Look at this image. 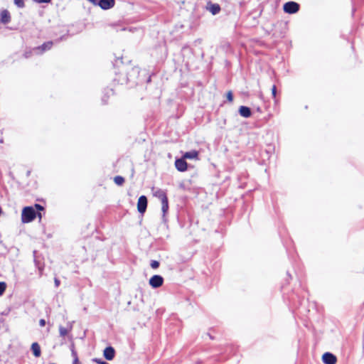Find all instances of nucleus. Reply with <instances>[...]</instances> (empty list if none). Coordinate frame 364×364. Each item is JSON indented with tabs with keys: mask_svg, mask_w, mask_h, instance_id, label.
<instances>
[{
	"mask_svg": "<svg viewBox=\"0 0 364 364\" xmlns=\"http://www.w3.org/2000/svg\"><path fill=\"white\" fill-rule=\"evenodd\" d=\"M36 217V213L33 207H25L22 210L21 220L24 223L33 221Z\"/></svg>",
	"mask_w": 364,
	"mask_h": 364,
	"instance_id": "obj_1",
	"label": "nucleus"
},
{
	"mask_svg": "<svg viewBox=\"0 0 364 364\" xmlns=\"http://www.w3.org/2000/svg\"><path fill=\"white\" fill-rule=\"evenodd\" d=\"M299 9V5L296 2L294 1H289L284 4V11L287 14H295Z\"/></svg>",
	"mask_w": 364,
	"mask_h": 364,
	"instance_id": "obj_2",
	"label": "nucleus"
},
{
	"mask_svg": "<svg viewBox=\"0 0 364 364\" xmlns=\"http://www.w3.org/2000/svg\"><path fill=\"white\" fill-rule=\"evenodd\" d=\"M149 285L153 288H159L164 283V278L160 275H154L149 279Z\"/></svg>",
	"mask_w": 364,
	"mask_h": 364,
	"instance_id": "obj_3",
	"label": "nucleus"
},
{
	"mask_svg": "<svg viewBox=\"0 0 364 364\" xmlns=\"http://www.w3.org/2000/svg\"><path fill=\"white\" fill-rule=\"evenodd\" d=\"M114 4L115 0H99L95 5L99 6L103 10H107L114 7Z\"/></svg>",
	"mask_w": 364,
	"mask_h": 364,
	"instance_id": "obj_4",
	"label": "nucleus"
},
{
	"mask_svg": "<svg viewBox=\"0 0 364 364\" xmlns=\"http://www.w3.org/2000/svg\"><path fill=\"white\" fill-rule=\"evenodd\" d=\"M147 207V198L145 196H141L138 199L137 210L140 213H144Z\"/></svg>",
	"mask_w": 364,
	"mask_h": 364,
	"instance_id": "obj_5",
	"label": "nucleus"
},
{
	"mask_svg": "<svg viewBox=\"0 0 364 364\" xmlns=\"http://www.w3.org/2000/svg\"><path fill=\"white\" fill-rule=\"evenodd\" d=\"M11 15L8 10L3 9L0 12V23L7 24L11 21Z\"/></svg>",
	"mask_w": 364,
	"mask_h": 364,
	"instance_id": "obj_6",
	"label": "nucleus"
},
{
	"mask_svg": "<svg viewBox=\"0 0 364 364\" xmlns=\"http://www.w3.org/2000/svg\"><path fill=\"white\" fill-rule=\"evenodd\" d=\"M323 362L325 364H336V357L331 353H325L322 356Z\"/></svg>",
	"mask_w": 364,
	"mask_h": 364,
	"instance_id": "obj_7",
	"label": "nucleus"
},
{
	"mask_svg": "<svg viewBox=\"0 0 364 364\" xmlns=\"http://www.w3.org/2000/svg\"><path fill=\"white\" fill-rule=\"evenodd\" d=\"M175 166L178 171L181 172L187 170V163L183 158L176 159Z\"/></svg>",
	"mask_w": 364,
	"mask_h": 364,
	"instance_id": "obj_8",
	"label": "nucleus"
},
{
	"mask_svg": "<svg viewBox=\"0 0 364 364\" xmlns=\"http://www.w3.org/2000/svg\"><path fill=\"white\" fill-rule=\"evenodd\" d=\"M114 355L115 350L112 346L105 348L103 351L104 357L108 360H112L114 358Z\"/></svg>",
	"mask_w": 364,
	"mask_h": 364,
	"instance_id": "obj_9",
	"label": "nucleus"
},
{
	"mask_svg": "<svg viewBox=\"0 0 364 364\" xmlns=\"http://www.w3.org/2000/svg\"><path fill=\"white\" fill-rule=\"evenodd\" d=\"M153 191H154L153 192L154 196L160 199L161 202L168 199V198L166 196V193L164 190H162L161 188H156V189H154Z\"/></svg>",
	"mask_w": 364,
	"mask_h": 364,
	"instance_id": "obj_10",
	"label": "nucleus"
},
{
	"mask_svg": "<svg viewBox=\"0 0 364 364\" xmlns=\"http://www.w3.org/2000/svg\"><path fill=\"white\" fill-rule=\"evenodd\" d=\"M240 114L245 118L250 117L252 114V112L250 109L245 106H241L239 108Z\"/></svg>",
	"mask_w": 364,
	"mask_h": 364,
	"instance_id": "obj_11",
	"label": "nucleus"
},
{
	"mask_svg": "<svg viewBox=\"0 0 364 364\" xmlns=\"http://www.w3.org/2000/svg\"><path fill=\"white\" fill-rule=\"evenodd\" d=\"M31 350L35 357L38 358L41 356V350L39 344L36 342L33 343L31 345Z\"/></svg>",
	"mask_w": 364,
	"mask_h": 364,
	"instance_id": "obj_12",
	"label": "nucleus"
},
{
	"mask_svg": "<svg viewBox=\"0 0 364 364\" xmlns=\"http://www.w3.org/2000/svg\"><path fill=\"white\" fill-rule=\"evenodd\" d=\"M53 46V42L52 41H48L45 43H43L42 46H39V47H37L34 49V50L37 51V50H41V53L46 51V50H48L51 48Z\"/></svg>",
	"mask_w": 364,
	"mask_h": 364,
	"instance_id": "obj_13",
	"label": "nucleus"
},
{
	"mask_svg": "<svg viewBox=\"0 0 364 364\" xmlns=\"http://www.w3.org/2000/svg\"><path fill=\"white\" fill-rule=\"evenodd\" d=\"M198 154L196 151H191L186 152L183 154V158L184 159H196L198 157Z\"/></svg>",
	"mask_w": 364,
	"mask_h": 364,
	"instance_id": "obj_14",
	"label": "nucleus"
},
{
	"mask_svg": "<svg viewBox=\"0 0 364 364\" xmlns=\"http://www.w3.org/2000/svg\"><path fill=\"white\" fill-rule=\"evenodd\" d=\"M72 326H70L69 328H65L62 326H59V333L61 337H65L68 334V333L71 331Z\"/></svg>",
	"mask_w": 364,
	"mask_h": 364,
	"instance_id": "obj_15",
	"label": "nucleus"
},
{
	"mask_svg": "<svg viewBox=\"0 0 364 364\" xmlns=\"http://www.w3.org/2000/svg\"><path fill=\"white\" fill-rule=\"evenodd\" d=\"M208 9L213 15H215L220 11V7L218 4H213L209 6Z\"/></svg>",
	"mask_w": 364,
	"mask_h": 364,
	"instance_id": "obj_16",
	"label": "nucleus"
},
{
	"mask_svg": "<svg viewBox=\"0 0 364 364\" xmlns=\"http://www.w3.org/2000/svg\"><path fill=\"white\" fill-rule=\"evenodd\" d=\"M161 210L163 212V215L164 216L165 214L167 213L168 210V199L164 200L161 202Z\"/></svg>",
	"mask_w": 364,
	"mask_h": 364,
	"instance_id": "obj_17",
	"label": "nucleus"
},
{
	"mask_svg": "<svg viewBox=\"0 0 364 364\" xmlns=\"http://www.w3.org/2000/svg\"><path fill=\"white\" fill-rule=\"evenodd\" d=\"M70 350H71V355H72V356L73 358V361H75V363L77 362L79 360V359H78V356H77V352L75 350L74 344L71 345Z\"/></svg>",
	"mask_w": 364,
	"mask_h": 364,
	"instance_id": "obj_18",
	"label": "nucleus"
},
{
	"mask_svg": "<svg viewBox=\"0 0 364 364\" xmlns=\"http://www.w3.org/2000/svg\"><path fill=\"white\" fill-rule=\"evenodd\" d=\"M114 183L118 186H122L124 182V178L122 176H117L114 178Z\"/></svg>",
	"mask_w": 364,
	"mask_h": 364,
	"instance_id": "obj_19",
	"label": "nucleus"
},
{
	"mask_svg": "<svg viewBox=\"0 0 364 364\" xmlns=\"http://www.w3.org/2000/svg\"><path fill=\"white\" fill-rule=\"evenodd\" d=\"M6 288V284L5 282H0V296H1L5 291Z\"/></svg>",
	"mask_w": 364,
	"mask_h": 364,
	"instance_id": "obj_20",
	"label": "nucleus"
},
{
	"mask_svg": "<svg viewBox=\"0 0 364 364\" xmlns=\"http://www.w3.org/2000/svg\"><path fill=\"white\" fill-rule=\"evenodd\" d=\"M14 4L18 7V8H23L24 7V1L23 0H14Z\"/></svg>",
	"mask_w": 364,
	"mask_h": 364,
	"instance_id": "obj_21",
	"label": "nucleus"
},
{
	"mask_svg": "<svg viewBox=\"0 0 364 364\" xmlns=\"http://www.w3.org/2000/svg\"><path fill=\"white\" fill-rule=\"evenodd\" d=\"M151 268L156 269L159 267V262L156 260H152L150 264Z\"/></svg>",
	"mask_w": 364,
	"mask_h": 364,
	"instance_id": "obj_22",
	"label": "nucleus"
},
{
	"mask_svg": "<svg viewBox=\"0 0 364 364\" xmlns=\"http://www.w3.org/2000/svg\"><path fill=\"white\" fill-rule=\"evenodd\" d=\"M227 99L229 102H232L233 100V95H232V93L231 91H229L228 93H227Z\"/></svg>",
	"mask_w": 364,
	"mask_h": 364,
	"instance_id": "obj_23",
	"label": "nucleus"
},
{
	"mask_svg": "<svg viewBox=\"0 0 364 364\" xmlns=\"http://www.w3.org/2000/svg\"><path fill=\"white\" fill-rule=\"evenodd\" d=\"M272 94L273 95L274 97H276V94H277V87L275 85H273L272 88Z\"/></svg>",
	"mask_w": 364,
	"mask_h": 364,
	"instance_id": "obj_24",
	"label": "nucleus"
},
{
	"mask_svg": "<svg viewBox=\"0 0 364 364\" xmlns=\"http://www.w3.org/2000/svg\"><path fill=\"white\" fill-rule=\"evenodd\" d=\"M35 208L36 210H43V207L39 204H36L35 205Z\"/></svg>",
	"mask_w": 364,
	"mask_h": 364,
	"instance_id": "obj_25",
	"label": "nucleus"
},
{
	"mask_svg": "<svg viewBox=\"0 0 364 364\" xmlns=\"http://www.w3.org/2000/svg\"><path fill=\"white\" fill-rule=\"evenodd\" d=\"M38 3H48L50 0H33Z\"/></svg>",
	"mask_w": 364,
	"mask_h": 364,
	"instance_id": "obj_26",
	"label": "nucleus"
},
{
	"mask_svg": "<svg viewBox=\"0 0 364 364\" xmlns=\"http://www.w3.org/2000/svg\"><path fill=\"white\" fill-rule=\"evenodd\" d=\"M54 282H55V287H59V285H60V281H59V279H58L57 278H55V280H54Z\"/></svg>",
	"mask_w": 364,
	"mask_h": 364,
	"instance_id": "obj_27",
	"label": "nucleus"
},
{
	"mask_svg": "<svg viewBox=\"0 0 364 364\" xmlns=\"http://www.w3.org/2000/svg\"><path fill=\"white\" fill-rule=\"evenodd\" d=\"M39 324L41 326H44L45 324H46V321L44 319H41L40 321H39Z\"/></svg>",
	"mask_w": 364,
	"mask_h": 364,
	"instance_id": "obj_28",
	"label": "nucleus"
},
{
	"mask_svg": "<svg viewBox=\"0 0 364 364\" xmlns=\"http://www.w3.org/2000/svg\"><path fill=\"white\" fill-rule=\"evenodd\" d=\"M87 1H90V3H92V4H97V0H87Z\"/></svg>",
	"mask_w": 364,
	"mask_h": 364,
	"instance_id": "obj_29",
	"label": "nucleus"
},
{
	"mask_svg": "<svg viewBox=\"0 0 364 364\" xmlns=\"http://www.w3.org/2000/svg\"><path fill=\"white\" fill-rule=\"evenodd\" d=\"M73 364H80V361L78 360L77 362L75 363V361H73Z\"/></svg>",
	"mask_w": 364,
	"mask_h": 364,
	"instance_id": "obj_30",
	"label": "nucleus"
},
{
	"mask_svg": "<svg viewBox=\"0 0 364 364\" xmlns=\"http://www.w3.org/2000/svg\"><path fill=\"white\" fill-rule=\"evenodd\" d=\"M38 216L39 217V218H41V217H42L41 213H39L38 214Z\"/></svg>",
	"mask_w": 364,
	"mask_h": 364,
	"instance_id": "obj_31",
	"label": "nucleus"
}]
</instances>
